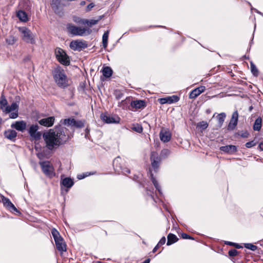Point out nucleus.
I'll return each instance as SVG.
<instances>
[{
  "label": "nucleus",
  "instance_id": "61",
  "mask_svg": "<svg viewBox=\"0 0 263 263\" xmlns=\"http://www.w3.org/2000/svg\"><path fill=\"white\" fill-rule=\"evenodd\" d=\"M149 191V193L148 192H147V194H149L152 197H153V196L152 195V193H153V192H151V191Z\"/></svg>",
  "mask_w": 263,
  "mask_h": 263
},
{
  "label": "nucleus",
  "instance_id": "14",
  "mask_svg": "<svg viewBox=\"0 0 263 263\" xmlns=\"http://www.w3.org/2000/svg\"><path fill=\"white\" fill-rule=\"evenodd\" d=\"M150 160L152 167L155 172H157L159 168V165L161 161V158L156 152H152L151 154Z\"/></svg>",
  "mask_w": 263,
  "mask_h": 263
},
{
  "label": "nucleus",
  "instance_id": "41",
  "mask_svg": "<svg viewBox=\"0 0 263 263\" xmlns=\"http://www.w3.org/2000/svg\"><path fill=\"white\" fill-rule=\"evenodd\" d=\"M230 256L234 257L238 255V251L236 249H231L228 252Z\"/></svg>",
  "mask_w": 263,
  "mask_h": 263
},
{
  "label": "nucleus",
  "instance_id": "37",
  "mask_svg": "<svg viewBox=\"0 0 263 263\" xmlns=\"http://www.w3.org/2000/svg\"><path fill=\"white\" fill-rule=\"evenodd\" d=\"M170 154V151L168 149H163L160 153V158H165Z\"/></svg>",
  "mask_w": 263,
  "mask_h": 263
},
{
  "label": "nucleus",
  "instance_id": "27",
  "mask_svg": "<svg viewBox=\"0 0 263 263\" xmlns=\"http://www.w3.org/2000/svg\"><path fill=\"white\" fill-rule=\"evenodd\" d=\"M102 17L100 16L98 20H88L87 19H80V21H78L79 24H82L83 25H87V26L91 27L92 25H95L98 23L99 21L101 19Z\"/></svg>",
  "mask_w": 263,
  "mask_h": 263
},
{
  "label": "nucleus",
  "instance_id": "43",
  "mask_svg": "<svg viewBox=\"0 0 263 263\" xmlns=\"http://www.w3.org/2000/svg\"><path fill=\"white\" fill-rule=\"evenodd\" d=\"M256 143L254 142V140L248 142L246 143L245 146L247 148H251L255 145H256Z\"/></svg>",
  "mask_w": 263,
  "mask_h": 263
},
{
  "label": "nucleus",
  "instance_id": "3",
  "mask_svg": "<svg viewBox=\"0 0 263 263\" xmlns=\"http://www.w3.org/2000/svg\"><path fill=\"white\" fill-rule=\"evenodd\" d=\"M51 234L55 241L57 249L61 253L66 251V244L59 232L55 229L51 230Z\"/></svg>",
  "mask_w": 263,
  "mask_h": 263
},
{
  "label": "nucleus",
  "instance_id": "47",
  "mask_svg": "<svg viewBox=\"0 0 263 263\" xmlns=\"http://www.w3.org/2000/svg\"><path fill=\"white\" fill-rule=\"evenodd\" d=\"M94 6H95V4L93 3H91L89 4L86 7V12L90 11L91 10V9L94 7Z\"/></svg>",
  "mask_w": 263,
  "mask_h": 263
},
{
  "label": "nucleus",
  "instance_id": "13",
  "mask_svg": "<svg viewBox=\"0 0 263 263\" xmlns=\"http://www.w3.org/2000/svg\"><path fill=\"white\" fill-rule=\"evenodd\" d=\"M70 48L74 51H80L88 47L86 41L83 40L72 41L69 45Z\"/></svg>",
  "mask_w": 263,
  "mask_h": 263
},
{
  "label": "nucleus",
  "instance_id": "62",
  "mask_svg": "<svg viewBox=\"0 0 263 263\" xmlns=\"http://www.w3.org/2000/svg\"><path fill=\"white\" fill-rule=\"evenodd\" d=\"M252 109H253V106H251L249 107V110L250 111H251L252 110Z\"/></svg>",
  "mask_w": 263,
  "mask_h": 263
},
{
  "label": "nucleus",
  "instance_id": "31",
  "mask_svg": "<svg viewBox=\"0 0 263 263\" xmlns=\"http://www.w3.org/2000/svg\"><path fill=\"white\" fill-rule=\"evenodd\" d=\"M102 71L103 76L106 78H110L112 76L113 72L111 68L108 66L103 67Z\"/></svg>",
  "mask_w": 263,
  "mask_h": 263
},
{
  "label": "nucleus",
  "instance_id": "50",
  "mask_svg": "<svg viewBox=\"0 0 263 263\" xmlns=\"http://www.w3.org/2000/svg\"><path fill=\"white\" fill-rule=\"evenodd\" d=\"M130 102V98H126L124 100L121 102V104L128 103Z\"/></svg>",
  "mask_w": 263,
  "mask_h": 263
},
{
  "label": "nucleus",
  "instance_id": "34",
  "mask_svg": "<svg viewBox=\"0 0 263 263\" xmlns=\"http://www.w3.org/2000/svg\"><path fill=\"white\" fill-rule=\"evenodd\" d=\"M251 70L254 76L257 77L259 74L258 70L256 68L255 65L252 62H250Z\"/></svg>",
  "mask_w": 263,
  "mask_h": 263
},
{
  "label": "nucleus",
  "instance_id": "10",
  "mask_svg": "<svg viewBox=\"0 0 263 263\" xmlns=\"http://www.w3.org/2000/svg\"><path fill=\"white\" fill-rule=\"evenodd\" d=\"M50 5L55 14L60 16L63 14V8L66 5L62 2V0H51Z\"/></svg>",
  "mask_w": 263,
  "mask_h": 263
},
{
  "label": "nucleus",
  "instance_id": "64",
  "mask_svg": "<svg viewBox=\"0 0 263 263\" xmlns=\"http://www.w3.org/2000/svg\"><path fill=\"white\" fill-rule=\"evenodd\" d=\"M248 3L250 7L252 6L250 2H248Z\"/></svg>",
  "mask_w": 263,
  "mask_h": 263
},
{
  "label": "nucleus",
  "instance_id": "52",
  "mask_svg": "<svg viewBox=\"0 0 263 263\" xmlns=\"http://www.w3.org/2000/svg\"><path fill=\"white\" fill-rule=\"evenodd\" d=\"M86 176H87V175H84V174H80V175H78L77 178L79 179H82L84 178Z\"/></svg>",
  "mask_w": 263,
  "mask_h": 263
},
{
  "label": "nucleus",
  "instance_id": "16",
  "mask_svg": "<svg viewBox=\"0 0 263 263\" xmlns=\"http://www.w3.org/2000/svg\"><path fill=\"white\" fill-rule=\"evenodd\" d=\"M238 117L239 115L237 110H235L233 112L230 122L228 125L227 129L228 130H233L235 128L238 123Z\"/></svg>",
  "mask_w": 263,
  "mask_h": 263
},
{
  "label": "nucleus",
  "instance_id": "19",
  "mask_svg": "<svg viewBox=\"0 0 263 263\" xmlns=\"http://www.w3.org/2000/svg\"><path fill=\"white\" fill-rule=\"evenodd\" d=\"M55 121V118L53 116L49 117L47 118H43L39 121L40 125L46 127L52 126Z\"/></svg>",
  "mask_w": 263,
  "mask_h": 263
},
{
  "label": "nucleus",
  "instance_id": "8",
  "mask_svg": "<svg viewBox=\"0 0 263 263\" xmlns=\"http://www.w3.org/2000/svg\"><path fill=\"white\" fill-rule=\"evenodd\" d=\"M67 29L69 33L72 36H83L86 31H88V33H90L89 29L85 28H82L72 24H67Z\"/></svg>",
  "mask_w": 263,
  "mask_h": 263
},
{
  "label": "nucleus",
  "instance_id": "12",
  "mask_svg": "<svg viewBox=\"0 0 263 263\" xmlns=\"http://www.w3.org/2000/svg\"><path fill=\"white\" fill-rule=\"evenodd\" d=\"M2 202L4 207L12 213L15 214L17 215H21V212L16 209L9 198L2 196Z\"/></svg>",
  "mask_w": 263,
  "mask_h": 263
},
{
  "label": "nucleus",
  "instance_id": "21",
  "mask_svg": "<svg viewBox=\"0 0 263 263\" xmlns=\"http://www.w3.org/2000/svg\"><path fill=\"white\" fill-rule=\"evenodd\" d=\"M220 150L228 154H233L237 152V148L235 145H228L221 146Z\"/></svg>",
  "mask_w": 263,
  "mask_h": 263
},
{
  "label": "nucleus",
  "instance_id": "29",
  "mask_svg": "<svg viewBox=\"0 0 263 263\" xmlns=\"http://www.w3.org/2000/svg\"><path fill=\"white\" fill-rule=\"evenodd\" d=\"M262 126V119L260 117H258L255 121L253 129L255 131H259Z\"/></svg>",
  "mask_w": 263,
  "mask_h": 263
},
{
  "label": "nucleus",
  "instance_id": "38",
  "mask_svg": "<svg viewBox=\"0 0 263 263\" xmlns=\"http://www.w3.org/2000/svg\"><path fill=\"white\" fill-rule=\"evenodd\" d=\"M244 247L246 248L250 249L253 251L256 250L257 249V247L256 246L254 245L253 244L251 243H244Z\"/></svg>",
  "mask_w": 263,
  "mask_h": 263
},
{
  "label": "nucleus",
  "instance_id": "63",
  "mask_svg": "<svg viewBox=\"0 0 263 263\" xmlns=\"http://www.w3.org/2000/svg\"><path fill=\"white\" fill-rule=\"evenodd\" d=\"M254 9H255V8H254L252 6H251V10H254Z\"/></svg>",
  "mask_w": 263,
  "mask_h": 263
},
{
  "label": "nucleus",
  "instance_id": "32",
  "mask_svg": "<svg viewBox=\"0 0 263 263\" xmlns=\"http://www.w3.org/2000/svg\"><path fill=\"white\" fill-rule=\"evenodd\" d=\"M226 117V114L224 112H221L218 114L216 118L218 121V126L221 127Z\"/></svg>",
  "mask_w": 263,
  "mask_h": 263
},
{
  "label": "nucleus",
  "instance_id": "48",
  "mask_svg": "<svg viewBox=\"0 0 263 263\" xmlns=\"http://www.w3.org/2000/svg\"><path fill=\"white\" fill-rule=\"evenodd\" d=\"M165 241H166V238L164 236H163L160 239V240H159V241L158 242V243L157 244L160 246L161 245H164L165 243Z\"/></svg>",
  "mask_w": 263,
  "mask_h": 263
},
{
  "label": "nucleus",
  "instance_id": "5",
  "mask_svg": "<svg viewBox=\"0 0 263 263\" xmlns=\"http://www.w3.org/2000/svg\"><path fill=\"white\" fill-rule=\"evenodd\" d=\"M19 31L21 33L22 40L24 42L31 44L35 43L34 35L30 29L26 27H20Z\"/></svg>",
  "mask_w": 263,
  "mask_h": 263
},
{
  "label": "nucleus",
  "instance_id": "53",
  "mask_svg": "<svg viewBox=\"0 0 263 263\" xmlns=\"http://www.w3.org/2000/svg\"><path fill=\"white\" fill-rule=\"evenodd\" d=\"M159 245H158V244L154 247V248L153 249V253H155L157 251V250H158V249L159 248Z\"/></svg>",
  "mask_w": 263,
  "mask_h": 263
},
{
  "label": "nucleus",
  "instance_id": "36",
  "mask_svg": "<svg viewBox=\"0 0 263 263\" xmlns=\"http://www.w3.org/2000/svg\"><path fill=\"white\" fill-rule=\"evenodd\" d=\"M209 124L206 121H202L199 122L197 124V127L200 128L202 130H204L208 128Z\"/></svg>",
  "mask_w": 263,
  "mask_h": 263
},
{
  "label": "nucleus",
  "instance_id": "54",
  "mask_svg": "<svg viewBox=\"0 0 263 263\" xmlns=\"http://www.w3.org/2000/svg\"><path fill=\"white\" fill-rule=\"evenodd\" d=\"M85 133H86V134H85V137L86 138H87V136H88V134L89 133V129L88 128H87L85 129Z\"/></svg>",
  "mask_w": 263,
  "mask_h": 263
},
{
  "label": "nucleus",
  "instance_id": "15",
  "mask_svg": "<svg viewBox=\"0 0 263 263\" xmlns=\"http://www.w3.org/2000/svg\"><path fill=\"white\" fill-rule=\"evenodd\" d=\"M130 108L129 109L131 110H136L138 109H143L146 106V103L143 100H136L132 101L130 102Z\"/></svg>",
  "mask_w": 263,
  "mask_h": 263
},
{
  "label": "nucleus",
  "instance_id": "58",
  "mask_svg": "<svg viewBox=\"0 0 263 263\" xmlns=\"http://www.w3.org/2000/svg\"><path fill=\"white\" fill-rule=\"evenodd\" d=\"M85 4H86L85 1H83L81 2L80 4L81 6H84V5H85Z\"/></svg>",
  "mask_w": 263,
  "mask_h": 263
},
{
  "label": "nucleus",
  "instance_id": "2",
  "mask_svg": "<svg viewBox=\"0 0 263 263\" xmlns=\"http://www.w3.org/2000/svg\"><path fill=\"white\" fill-rule=\"evenodd\" d=\"M53 78L59 87L65 88L68 86L67 77L61 66H58L54 69Z\"/></svg>",
  "mask_w": 263,
  "mask_h": 263
},
{
  "label": "nucleus",
  "instance_id": "6",
  "mask_svg": "<svg viewBox=\"0 0 263 263\" xmlns=\"http://www.w3.org/2000/svg\"><path fill=\"white\" fill-rule=\"evenodd\" d=\"M42 171L43 173L49 178H52L55 176L54 167L49 161H42L39 162Z\"/></svg>",
  "mask_w": 263,
  "mask_h": 263
},
{
  "label": "nucleus",
  "instance_id": "59",
  "mask_svg": "<svg viewBox=\"0 0 263 263\" xmlns=\"http://www.w3.org/2000/svg\"><path fill=\"white\" fill-rule=\"evenodd\" d=\"M80 19H81V18H79V17H77L76 19H74V21L77 23H79L78 22V21H80Z\"/></svg>",
  "mask_w": 263,
  "mask_h": 263
},
{
  "label": "nucleus",
  "instance_id": "7",
  "mask_svg": "<svg viewBox=\"0 0 263 263\" xmlns=\"http://www.w3.org/2000/svg\"><path fill=\"white\" fill-rule=\"evenodd\" d=\"M16 103L15 101L13 102L11 105H8V101L4 95H2L0 100V108L2 111L8 114L11 112L12 110L15 109L16 108Z\"/></svg>",
  "mask_w": 263,
  "mask_h": 263
},
{
  "label": "nucleus",
  "instance_id": "26",
  "mask_svg": "<svg viewBox=\"0 0 263 263\" xmlns=\"http://www.w3.org/2000/svg\"><path fill=\"white\" fill-rule=\"evenodd\" d=\"M73 184V180L70 177H66L61 181V185H63L68 189L71 188Z\"/></svg>",
  "mask_w": 263,
  "mask_h": 263
},
{
  "label": "nucleus",
  "instance_id": "46",
  "mask_svg": "<svg viewBox=\"0 0 263 263\" xmlns=\"http://www.w3.org/2000/svg\"><path fill=\"white\" fill-rule=\"evenodd\" d=\"M181 237L183 239H194V238L192 237L191 236L184 233L181 234Z\"/></svg>",
  "mask_w": 263,
  "mask_h": 263
},
{
  "label": "nucleus",
  "instance_id": "42",
  "mask_svg": "<svg viewBox=\"0 0 263 263\" xmlns=\"http://www.w3.org/2000/svg\"><path fill=\"white\" fill-rule=\"evenodd\" d=\"M114 94L117 100L120 99L123 96V93L118 90H116Z\"/></svg>",
  "mask_w": 263,
  "mask_h": 263
},
{
  "label": "nucleus",
  "instance_id": "30",
  "mask_svg": "<svg viewBox=\"0 0 263 263\" xmlns=\"http://www.w3.org/2000/svg\"><path fill=\"white\" fill-rule=\"evenodd\" d=\"M178 240L177 237L172 233H169L167 235V246H170Z\"/></svg>",
  "mask_w": 263,
  "mask_h": 263
},
{
  "label": "nucleus",
  "instance_id": "60",
  "mask_svg": "<svg viewBox=\"0 0 263 263\" xmlns=\"http://www.w3.org/2000/svg\"><path fill=\"white\" fill-rule=\"evenodd\" d=\"M205 112H206V113L207 114H210V113H211V109H206V111H205Z\"/></svg>",
  "mask_w": 263,
  "mask_h": 263
},
{
  "label": "nucleus",
  "instance_id": "44",
  "mask_svg": "<svg viewBox=\"0 0 263 263\" xmlns=\"http://www.w3.org/2000/svg\"><path fill=\"white\" fill-rule=\"evenodd\" d=\"M134 130L138 133H141L143 131V128L141 126L137 125V126L134 127Z\"/></svg>",
  "mask_w": 263,
  "mask_h": 263
},
{
  "label": "nucleus",
  "instance_id": "22",
  "mask_svg": "<svg viewBox=\"0 0 263 263\" xmlns=\"http://www.w3.org/2000/svg\"><path fill=\"white\" fill-rule=\"evenodd\" d=\"M205 87L203 86H201L200 87L195 88L190 92L189 95V98L190 99H195L197 97H198L202 92H203L205 90Z\"/></svg>",
  "mask_w": 263,
  "mask_h": 263
},
{
  "label": "nucleus",
  "instance_id": "57",
  "mask_svg": "<svg viewBox=\"0 0 263 263\" xmlns=\"http://www.w3.org/2000/svg\"><path fill=\"white\" fill-rule=\"evenodd\" d=\"M149 262H150V259L147 258V259H145L142 263H149Z\"/></svg>",
  "mask_w": 263,
  "mask_h": 263
},
{
  "label": "nucleus",
  "instance_id": "49",
  "mask_svg": "<svg viewBox=\"0 0 263 263\" xmlns=\"http://www.w3.org/2000/svg\"><path fill=\"white\" fill-rule=\"evenodd\" d=\"M240 135L242 138H247L249 136V134L246 130V131L242 132V133Z\"/></svg>",
  "mask_w": 263,
  "mask_h": 263
},
{
  "label": "nucleus",
  "instance_id": "35",
  "mask_svg": "<svg viewBox=\"0 0 263 263\" xmlns=\"http://www.w3.org/2000/svg\"><path fill=\"white\" fill-rule=\"evenodd\" d=\"M159 102L161 104H172V101L171 98H170V96L165 97V98L159 99Z\"/></svg>",
  "mask_w": 263,
  "mask_h": 263
},
{
  "label": "nucleus",
  "instance_id": "51",
  "mask_svg": "<svg viewBox=\"0 0 263 263\" xmlns=\"http://www.w3.org/2000/svg\"><path fill=\"white\" fill-rule=\"evenodd\" d=\"M258 148L260 151H263V142L259 143Z\"/></svg>",
  "mask_w": 263,
  "mask_h": 263
},
{
  "label": "nucleus",
  "instance_id": "28",
  "mask_svg": "<svg viewBox=\"0 0 263 263\" xmlns=\"http://www.w3.org/2000/svg\"><path fill=\"white\" fill-rule=\"evenodd\" d=\"M16 16L22 22H26L28 21V15L26 12L23 10H19L17 12Z\"/></svg>",
  "mask_w": 263,
  "mask_h": 263
},
{
  "label": "nucleus",
  "instance_id": "1",
  "mask_svg": "<svg viewBox=\"0 0 263 263\" xmlns=\"http://www.w3.org/2000/svg\"><path fill=\"white\" fill-rule=\"evenodd\" d=\"M60 122L61 124L55 125L43 135L46 147L49 150L65 144L73 137L74 127L80 128L84 126V121L73 118L61 120Z\"/></svg>",
  "mask_w": 263,
  "mask_h": 263
},
{
  "label": "nucleus",
  "instance_id": "11",
  "mask_svg": "<svg viewBox=\"0 0 263 263\" xmlns=\"http://www.w3.org/2000/svg\"><path fill=\"white\" fill-rule=\"evenodd\" d=\"M101 119L107 124H117L120 121V118L116 115H110L106 112L100 115Z\"/></svg>",
  "mask_w": 263,
  "mask_h": 263
},
{
  "label": "nucleus",
  "instance_id": "33",
  "mask_svg": "<svg viewBox=\"0 0 263 263\" xmlns=\"http://www.w3.org/2000/svg\"><path fill=\"white\" fill-rule=\"evenodd\" d=\"M109 31H105L102 36V44L104 48L107 46L108 38Z\"/></svg>",
  "mask_w": 263,
  "mask_h": 263
},
{
  "label": "nucleus",
  "instance_id": "23",
  "mask_svg": "<svg viewBox=\"0 0 263 263\" xmlns=\"http://www.w3.org/2000/svg\"><path fill=\"white\" fill-rule=\"evenodd\" d=\"M4 135L6 138L13 142H15L17 136V133L13 129H9L5 131Z\"/></svg>",
  "mask_w": 263,
  "mask_h": 263
},
{
  "label": "nucleus",
  "instance_id": "56",
  "mask_svg": "<svg viewBox=\"0 0 263 263\" xmlns=\"http://www.w3.org/2000/svg\"><path fill=\"white\" fill-rule=\"evenodd\" d=\"M69 91L71 93V96H70V98H72L74 95V93H73V90L72 89H69Z\"/></svg>",
  "mask_w": 263,
  "mask_h": 263
},
{
  "label": "nucleus",
  "instance_id": "40",
  "mask_svg": "<svg viewBox=\"0 0 263 263\" xmlns=\"http://www.w3.org/2000/svg\"><path fill=\"white\" fill-rule=\"evenodd\" d=\"M16 40L15 39V37L13 36H9L7 39H6V42L9 44V45H13L14 44Z\"/></svg>",
  "mask_w": 263,
  "mask_h": 263
},
{
  "label": "nucleus",
  "instance_id": "18",
  "mask_svg": "<svg viewBox=\"0 0 263 263\" xmlns=\"http://www.w3.org/2000/svg\"><path fill=\"white\" fill-rule=\"evenodd\" d=\"M11 127L23 133L27 127V123L23 120L17 121L11 124Z\"/></svg>",
  "mask_w": 263,
  "mask_h": 263
},
{
  "label": "nucleus",
  "instance_id": "4",
  "mask_svg": "<svg viewBox=\"0 0 263 263\" xmlns=\"http://www.w3.org/2000/svg\"><path fill=\"white\" fill-rule=\"evenodd\" d=\"M55 58L59 63L65 66H68L70 64L69 56L65 50L60 47H57L54 51Z\"/></svg>",
  "mask_w": 263,
  "mask_h": 263
},
{
  "label": "nucleus",
  "instance_id": "55",
  "mask_svg": "<svg viewBox=\"0 0 263 263\" xmlns=\"http://www.w3.org/2000/svg\"><path fill=\"white\" fill-rule=\"evenodd\" d=\"M254 11H255L256 13H257L258 14H260V15H261L263 16V13H262V12H261L259 11L257 9H254Z\"/></svg>",
  "mask_w": 263,
  "mask_h": 263
},
{
  "label": "nucleus",
  "instance_id": "17",
  "mask_svg": "<svg viewBox=\"0 0 263 263\" xmlns=\"http://www.w3.org/2000/svg\"><path fill=\"white\" fill-rule=\"evenodd\" d=\"M39 126L37 125H31L28 129L30 136L35 140H39L41 137V134L37 132Z\"/></svg>",
  "mask_w": 263,
  "mask_h": 263
},
{
  "label": "nucleus",
  "instance_id": "39",
  "mask_svg": "<svg viewBox=\"0 0 263 263\" xmlns=\"http://www.w3.org/2000/svg\"><path fill=\"white\" fill-rule=\"evenodd\" d=\"M224 243L226 245H229L230 246H233V247H235L236 249H241V248H243L242 246H241L240 245L237 243L231 242V241H225Z\"/></svg>",
  "mask_w": 263,
  "mask_h": 263
},
{
  "label": "nucleus",
  "instance_id": "24",
  "mask_svg": "<svg viewBox=\"0 0 263 263\" xmlns=\"http://www.w3.org/2000/svg\"><path fill=\"white\" fill-rule=\"evenodd\" d=\"M15 100V103H16V108L15 109L12 110V111L9 112V118L13 119L17 118L18 116L19 102L20 101V96H16Z\"/></svg>",
  "mask_w": 263,
  "mask_h": 263
},
{
  "label": "nucleus",
  "instance_id": "25",
  "mask_svg": "<svg viewBox=\"0 0 263 263\" xmlns=\"http://www.w3.org/2000/svg\"><path fill=\"white\" fill-rule=\"evenodd\" d=\"M148 174H149V178H150L152 182H153L154 185L155 186V188L158 191L160 195H161L162 193V191H161V186L159 185L158 182L157 181L156 178L154 177V174L152 173L151 168H149Z\"/></svg>",
  "mask_w": 263,
  "mask_h": 263
},
{
  "label": "nucleus",
  "instance_id": "45",
  "mask_svg": "<svg viewBox=\"0 0 263 263\" xmlns=\"http://www.w3.org/2000/svg\"><path fill=\"white\" fill-rule=\"evenodd\" d=\"M170 98H171L172 103L177 102L179 100V97L176 95L170 96Z\"/></svg>",
  "mask_w": 263,
  "mask_h": 263
},
{
  "label": "nucleus",
  "instance_id": "9",
  "mask_svg": "<svg viewBox=\"0 0 263 263\" xmlns=\"http://www.w3.org/2000/svg\"><path fill=\"white\" fill-rule=\"evenodd\" d=\"M122 160L121 157H116L112 162V165L115 171L118 173H123L126 174V173H130V170L128 168L124 167L122 164Z\"/></svg>",
  "mask_w": 263,
  "mask_h": 263
},
{
  "label": "nucleus",
  "instance_id": "20",
  "mask_svg": "<svg viewBox=\"0 0 263 263\" xmlns=\"http://www.w3.org/2000/svg\"><path fill=\"white\" fill-rule=\"evenodd\" d=\"M159 137L160 140L162 142L166 143L170 141L172 137V134L169 130L163 129L161 130L159 133Z\"/></svg>",
  "mask_w": 263,
  "mask_h": 263
}]
</instances>
